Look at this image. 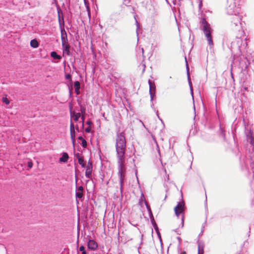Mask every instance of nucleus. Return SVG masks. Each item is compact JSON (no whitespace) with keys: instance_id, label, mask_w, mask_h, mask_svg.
<instances>
[{"instance_id":"nucleus-1","label":"nucleus","mask_w":254,"mask_h":254,"mask_svg":"<svg viewBox=\"0 0 254 254\" xmlns=\"http://www.w3.org/2000/svg\"><path fill=\"white\" fill-rule=\"evenodd\" d=\"M116 157L117 159L118 175L120 179L121 191H122L126 169L125 167V153L127 141L124 132L117 131L115 139Z\"/></svg>"},{"instance_id":"nucleus-2","label":"nucleus","mask_w":254,"mask_h":254,"mask_svg":"<svg viewBox=\"0 0 254 254\" xmlns=\"http://www.w3.org/2000/svg\"><path fill=\"white\" fill-rule=\"evenodd\" d=\"M242 0H227L225 10L230 15H239Z\"/></svg>"},{"instance_id":"nucleus-3","label":"nucleus","mask_w":254,"mask_h":254,"mask_svg":"<svg viewBox=\"0 0 254 254\" xmlns=\"http://www.w3.org/2000/svg\"><path fill=\"white\" fill-rule=\"evenodd\" d=\"M200 23L201 24V29L207 39L209 45L210 47L212 46L213 43L211 36V28L210 24L204 18L201 19Z\"/></svg>"},{"instance_id":"nucleus-4","label":"nucleus","mask_w":254,"mask_h":254,"mask_svg":"<svg viewBox=\"0 0 254 254\" xmlns=\"http://www.w3.org/2000/svg\"><path fill=\"white\" fill-rule=\"evenodd\" d=\"M231 20V27L233 30L235 31L243 32L241 23L240 22L241 18L239 15H233Z\"/></svg>"},{"instance_id":"nucleus-5","label":"nucleus","mask_w":254,"mask_h":254,"mask_svg":"<svg viewBox=\"0 0 254 254\" xmlns=\"http://www.w3.org/2000/svg\"><path fill=\"white\" fill-rule=\"evenodd\" d=\"M175 214L179 217L180 215H182V228L184 226V211H185V202L184 201L178 202L177 206L174 208Z\"/></svg>"},{"instance_id":"nucleus-6","label":"nucleus","mask_w":254,"mask_h":254,"mask_svg":"<svg viewBox=\"0 0 254 254\" xmlns=\"http://www.w3.org/2000/svg\"><path fill=\"white\" fill-rule=\"evenodd\" d=\"M246 134L247 136V140L250 143L249 153H252L254 152V137L251 130H246Z\"/></svg>"},{"instance_id":"nucleus-7","label":"nucleus","mask_w":254,"mask_h":254,"mask_svg":"<svg viewBox=\"0 0 254 254\" xmlns=\"http://www.w3.org/2000/svg\"><path fill=\"white\" fill-rule=\"evenodd\" d=\"M70 134L71 140L73 144V146H74L75 143V126L73 123L72 122V121H70Z\"/></svg>"},{"instance_id":"nucleus-8","label":"nucleus","mask_w":254,"mask_h":254,"mask_svg":"<svg viewBox=\"0 0 254 254\" xmlns=\"http://www.w3.org/2000/svg\"><path fill=\"white\" fill-rule=\"evenodd\" d=\"M86 168L85 177L88 179H90L92 172V163L90 161H88Z\"/></svg>"},{"instance_id":"nucleus-9","label":"nucleus","mask_w":254,"mask_h":254,"mask_svg":"<svg viewBox=\"0 0 254 254\" xmlns=\"http://www.w3.org/2000/svg\"><path fill=\"white\" fill-rule=\"evenodd\" d=\"M63 47V56H64V53H65L67 56H71V54L70 51V45L67 43H63L62 44Z\"/></svg>"},{"instance_id":"nucleus-10","label":"nucleus","mask_w":254,"mask_h":254,"mask_svg":"<svg viewBox=\"0 0 254 254\" xmlns=\"http://www.w3.org/2000/svg\"><path fill=\"white\" fill-rule=\"evenodd\" d=\"M61 33V40H62V44L63 43H67L68 39L67 37V34L64 28H61L60 29Z\"/></svg>"},{"instance_id":"nucleus-11","label":"nucleus","mask_w":254,"mask_h":254,"mask_svg":"<svg viewBox=\"0 0 254 254\" xmlns=\"http://www.w3.org/2000/svg\"><path fill=\"white\" fill-rule=\"evenodd\" d=\"M87 246L89 249L91 250H95L97 248L98 245L97 243L94 240H89L88 242Z\"/></svg>"},{"instance_id":"nucleus-12","label":"nucleus","mask_w":254,"mask_h":254,"mask_svg":"<svg viewBox=\"0 0 254 254\" xmlns=\"http://www.w3.org/2000/svg\"><path fill=\"white\" fill-rule=\"evenodd\" d=\"M83 188L82 186H79L75 192V196L76 198H81L83 197Z\"/></svg>"},{"instance_id":"nucleus-13","label":"nucleus","mask_w":254,"mask_h":254,"mask_svg":"<svg viewBox=\"0 0 254 254\" xmlns=\"http://www.w3.org/2000/svg\"><path fill=\"white\" fill-rule=\"evenodd\" d=\"M71 117L75 122H77L81 117V113L73 112L71 113Z\"/></svg>"},{"instance_id":"nucleus-14","label":"nucleus","mask_w":254,"mask_h":254,"mask_svg":"<svg viewBox=\"0 0 254 254\" xmlns=\"http://www.w3.org/2000/svg\"><path fill=\"white\" fill-rule=\"evenodd\" d=\"M69 158L68 155L66 152H64L62 154V156L60 158V161L61 162L65 163L67 161Z\"/></svg>"},{"instance_id":"nucleus-15","label":"nucleus","mask_w":254,"mask_h":254,"mask_svg":"<svg viewBox=\"0 0 254 254\" xmlns=\"http://www.w3.org/2000/svg\"><path fill=\"white\" fill-rule=\"evenodd\" d=\"M58 20L59 23V26L60 29L63 28V27L64 25V17L62 16V17L60 15V12L58 11Z\"/></svg>"},{"instance_id":"nucleus-16","label":"nucleus","mask_w":254,"mask_h":254,"mask_svg":"<svg viewBox=\"0 0 254 254\" xmlns=\"http://www.w3.org/2000/svg\"><path fill=\"white\" fill-rule=\"evenodd\" d=\"M76 158L78 159L79 164L81 166V167L83 168L85 167V164L84 163V159L80 157L78 153L76 154Z\"/></svg>"},{"instance_id":"nucleus-17","label":"nucleus","mask_w":254,"mask_h":254,"mask_svg":"<svg viewBox=\"0 0 254 254\" xmlns=\"http://www.w3.org/2000/svg\"><path fill=\"white\" fill-rule=\"evenodd\" d=\"M204 253V246L203 244L200 243H198V254H203Z\"/></svg>"},{"instance_id":"nucleus-18","label":"nucleus","mask_w":254,"mask_h":254,"mask_svg":"<svg viewBox=\"0 0 254 254\" xmlns=\"http://www.w3.org/2000/svg\"><path fill=\"white\" fill-rule=\"evenodd\" d=\"M148 84L149 85V92L155 91L156 87L154 82H152L150 80H148Z\"/></svg>"},{"instance_id":"nucleus-19","label":"nucleus","mask_w":254,"mask_h":254,"mask_svg":"<svg viewBox=\"0 0 254 254\" xmlns=\"http://www.w3.org/2000/svg\"><path fill=\"white\" fill-rule=\"evenodd\" d=\"M51 56L54 59L56 60H61V56L58 55L57 52L53 51L51 53Z\"/></svg>"},{"instance_id":"nucleus-20","label":"nucleus","mask_w":254,"mask_h":254,"mask_svg":"<svg viewBox=\"0 0 254 254\" xmlns=\"http://www.w3.org/2000/svg\"><path fill=\"white\" fill-rule=\"evenodd\" d=\"M30 46L34 48H36L39 46V43L36 39H33L30 41Z\"/></svg>"},{"instance_id":"nucleus-21","label":"nucleus","mask_w":254,"mask_h":254,"mask_svg":"<svg viewBox=\"0 0 254 254\" xmlns=\"http://www.w3.org/2000/svg\"><path fill=\"white\" fill-rule=\"evenodd\" d=\"M149 217H150V220H151V222L152 224H153L154 229L156 230V231H157L158 230V227H157V225H156V223L155 222L153 214H152V216L151 215H149Z\"/></svg>"},{"instance_id":"nucleus-22","label":"nucleus","mask_w":254,"mask_h":254,"mask_svg":"<svg viewBox=\"0 0 254 254\" xmlns=\"http://www.w3.org/2000/svg\"><path fill=\"white\" fill-rule=\"evenodd\" d=\"M145 203L147 211L149 213V215L152 216V214H152L150 207L149 206V205L147 204V203L146 201L145 202Z\"/></svg>"},{"instance_id":"nucleus-23","label":"nucleus","mask_w":254,"mask_h":254,"mask_svg":"<svg viewBox=\"0 0 254 254\" xmlns=\"http://www.w3.org/2000/svg\"><path fill=\"white\" fill-rule=\"evenodd\" d=\"M74 87L75 89H80V84L79 81H75L74 82Z\"/></svg>"},{"instance_id":"nucleus-24","label":"nucleus","mask_w":254,"mask_h":254,"mask_svg":"<svg viewBox=\"0 0 254 254\" xmlns=\"http://www.w3.org/2000/svg\"><path fill=\"white\" fill-rule=\"evenodd\" d=\"M149 94L150 96V100L151 102H152L153 100V97L155 96V91H150L149 92Z\"/></svg>"},{"instance_id":"nucleus-25","label":"nucleus","mask_w":254,"mask_h":254,"mask_svg":"<svg viewBox=\"0 0 254 254\" xmlns=\"http://www.w3.org/2000/svg\"><path fill=\"white\" fill-rule=\"evenodd\" d=\"M79 251L81 252L82 254H86V252L85 251V247L83 246H81L79 247Z\"/></svg>"},{"instance_id":"nucleus-26","label":"nucleus","mask_w":254,"mask_h":254,"mask_svg":"<svg viewBox=\"0 0 254 254\" xmlns=\"http://www.w3.org/2000/svg\"><path fill=\"white\" fill-rule=\"evenodd\" d=\"M84 3H85V5L86 7L87 11H88V16H89V17H90V7H89L88 4L86 3V2L85 0H84Z\"/></svg>"},{"instance_id":"nucleus-27","label":"nucleus","mask_w":254,"mask_h":254,"mask_svg":"<svg viewBox=\"0 0 254 254\" xmlns=\"http://www.w3.org/2000/svg\"><path fill=\"white\" fill-rule=\"evenodd\" d=\"M81 144L83 148H86L87 147V141H86V140L85 139H84L83 140L81 141Z\"/></svg>"},{"instance_id":"nucleus-28","label":"nucleus","mask_w":254,"mask_h":254,"mask_svg":"<svg viewBox=\"0 0 254 254\" xmlns=\"http://www.w3.org/2000/svg\"><path fill=\"white\" fill-rule=\"evenodd\" d=\"M84 117H85V115H82V116H81V121L79 122V123H81V127L82 128H83V127H84Z\"/></svg>"},{"instance_id":"nucleus-29","label":"nucleus","mask_w":254,"mask_h":254,"mask_svg":"<svg viewBox=\"0 0 254 254\" xmlns=\"http://www.w3.org/2000/svg\"><path fill=\"white\" fill-rule=\"evenodd\" d=\"M2 101L3 103H5L6 104L8 105L9 104V101L6 97L2 98Z\"/></svg>"},{"instance_id":"nucleus-30","label":"nucleus","mask_w":254,"mask_h":254,"mask_svg":"<svg viewBox=\"0 0 254 254\" xmlns=\"http://www.w3.org/2000/svg\"><path fill=\"white\" fill-rule=\"evenodd\" d=\"M80 112L82 115L85 114V108L82 106H80Z\"/></svg>"},{"instance_id":"nucleus-31","label":"nucleus","mask_w":254,"mask_h":254,"mask_svg":"<svg viewBox=\"0 0 254 254\" xmlns=\"http://www.w3.org/2000/svg\"><path fill=\"white\" fill-rule=\"evenodd\" d=\"M206 225H207V223H206V218L205 220V221L202 225L201 230H203V231H204V228L205 227V226H206Z\"/></svg>"},{"instance_id":"nucleus-32","label":"nucleus","mask_w":254,"mask_h":254,"mask_svg":"<svg viewBox=\"0 0 254 254\" xmlns=\"http://www.w3.org/2000/svg\"><path fill=\"white\" fill-rule=\"evenodd\" d=\"M130 0H124V3L126 5L128 6L130 3Z\"/></svg>"},{"instance_id":"nucleus-33","label":"nucleus","mask_w":254,"mask_h":254,"mask_svg":"<svg viewBox=\"0 0 254 254\" xmlns=\"http://www.w3.org/2000/svg\"><path fill=\"white\" fill-rule=\"evenodd\" d=\"M136 15H135L134 16V18L135 19V23H136V27H137V30L139 28V24L138 23V22L137 21L136 18Z\"/></svg>"},{"instance_id":"nucleus-34","label":"nucleus","mask_w":254,"mask_h":254,"mask_svg":"<svg viewBox=\"0 0 254 254\" xmlns=\"http://www.w3.org/2000/svg\"><path fill=\"white\" fill-rule=\"evenodd\" d=\"M85 131L87 132V133H89L91 131V127H86L85 129Z\"/></svg>"},{"instance_id":"nucleus-35","label":"nucleus","mask_w":254,"mask_h":254,"mask_svg":"<svg viewBox=\"0 0 254 254\" xmlns=\"http://www.w3.org/2000/svg\"><path fill=\"white\" fill-rule=\"evenodd\" d=\"M80 89H75V92L77 95H79L80 94Z\"/></svg>"},{"instance_id":"nucleus-36","label":"nucleus","mask_w":254,"mask_h":254,"mask_svg":"<svg viewBox=\"0 0 254 254\" xmlns=\"http://www.w3.org/2000/svg\"><path fill=\"white\" fill-rule=\"evenodd\" d=\"M32 165H33V164L32 163V162H28V166L29 168H32Z\"/></svg>"},{"instance_id":"nucleus-37","label":"nucleus","mask_w":254,"mask_h":254,"mask_svg":"<svg viewBox=\"0 0 254 254\" xmlns=\"http://www.w3.org/2000/svg\"><path fill=\"white\" fill-rule=\"evenodd\" d=\"M65 78L67 79H71V75L69 74H66L65 75Z\"/></svg>"},{"instance_id":"nucleus-38","label":"nucleus","mask_w":254,"mask_h":254,"mask_svg":"<svg viewBox=\"0 0 254 254\" xmlns=\"http://www.w3.org/2000/svg\"><path fill=\"white\" fill-rule=\"evenodd\" d=\"M75 129L77 131H78V132L79 131V127L77 125L75 127Z\"/></svg>"},{"instance_id":"nucleus-39","label":"nucleus","mask_w":254,"mask_h":254,"mask_svg":"<svg viewBox=\"0 0 254 254\" xmlns=\"http://www.w3.org/2000/svg\"><path fill=\"white\" fill-rule=\"evenodd\" d=\"M135 176H136V177L137 182L138 184H139V180H138V177H137V171L136 170L135 171Z\"/></svg>"},{"instance_id":"nucleus-40","label":"nucleus","mask_w":254,"mask_h":254,"mask_svg":"<svg viewBox=\"0 0 254 254\" xmlns=\"http://www.w3.org/2000/svg\"><path fill=\"white\" fill-rule=\"evenodd\" d=\"M86 123L89 126H90L92 124V122L91 121H90V120L87 121Z\"/></svg>"},{"instance_id":"nucleus-41","label":"nucleus","mask_w":254,"mask_h":254,"mask_svg":"<svg viewBox=\"0 0 254 254\" xmlns=\"http://www.w3.org/2000/svg\"><path fill=\"white\" fill-rule=\"evenodd\" d=\"M189 84H190V91H191V94L192 97H193V92H192V87H191V85H190V82H189Z\"/></svg>"},{"instance_id":"nucleus-42","label":"nucleus","mask_w":254,"mask_h":254,"mask_svg":"<svg viewBox=\"0 0 254 254\" xmlns=\"http://www.w3.org/2000/svg\"><path fill=\"white\" fill-rule=\"evenodd\" d=\"M204 231L203 230H201V232L198 235V237H200L203 234V233Z\"/></svg>"},{"instance_id":"nucleus-43","label":"nucleus","mask_w":254,"mask_h":254,"mask_svg":"<svg viewBox=\"0 0 254 254\" xmlns=\"http://www.w3.org/2000/svg\"><path fill=\"white\" fill-rule=\"evenodd\" d=\"M175 231L177 232V234H178V235H180L181 234V232L178 229H176L175 230Z\"/></svg>"},{"instance_id":"nucleus-44","label":"nucleus","mask_w":254,"mask_h":254,"mask_svg":"<svg viewBox=\"0 0 254 254\" xmlns=\"http://www.w3.org/2000/svg\"><path fill=\"white\" fill-rule=\"evenodd\" d=\"M78 139L79 140H80L81 141L83 140L84 139V138L81 136H79L78 137Z\"/></svg>"},{"instance_id":"nucleus-45","label":"nucleus","mask_w":254,"mask_h":254,"mask_svg":"<svg viewBox=\"0 0 254 254\" xmlns=\"http://www.w3.org/2000/svg\"><path fill=\"white\" fill-rule=\"evenodd\" d=\"M202 5V1H200V3L199 4V7H200Z\"/></svg>"},{"instance_id":"nucleus-46","label":"nucleus","mask_w":254,"mask_h":254,"mask_svg":"<svg viewBox=\"0 0 254 254\" xmlns=\"http://www.w3.org/2000/svg\"><path fill=\"white\" fill-rule=\"evenodd\" d=\"M180 254H186V253L185 251H184L183 252L181 253Z\"/></svg>"},{"instance_id":"nucleus-47","label":"nucleus","mask_w":254,"mask_h":254,"mask_svg":"<svg viewBox=\"0 0 254 254\" xmlns=\"http://www.w3.org/2000/svg\"><path fill=\"white\" fill-rule=\"evenodd\" d=\"M141 51H142V55H143L144 50H143V48L141 49Z\"/></svg>"},{"instance_id":"nucleus-48","label":"nucleus","mask_w":254,"mask_h":254,"mask_svg":"<svg viewBox=\"0 0 254 254\" xmlns=\"http://www.w3.org/2000/svg\"><path fill=\"white\" fill-rule=\"evenodd\" d=\"M252 61H253V62H254V60H252Z\"/></svg>"}]
</instances>
